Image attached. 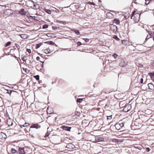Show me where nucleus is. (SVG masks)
<instances>
[{"instance_id":"nucleus-35","label":"nucleus","mask_w":154,"mask_h":154,"mask_svg":"<svg viewBox=\"0 0 154 154\" xmlns=\"http://www.w3.org/2000/svg\"><path fill=\"white\" fill-rule=\"evenodd\" d=\"M152 38V36L151 35H147L146 38L145 40L147 41V39H149L150 38Z\"/></svg>"},{"instance_id":"nucleus-59","label":"nucleus","mask_w":154,"mask_h":154,"mask_svg":"<svg viewBox=\"0 0 154 154\" xmlns=\"http://www.w3.org/2000/svg\"><path fill=\"white\" fill-rule=\"evenodd\" d=\"M27 76H28V75H26V77H27Z\"/></svg>"},{"instance_id":"nucleus-50","label":"nucleus","mask_w":154,"mask_h":154,"mask_svg":"<svg viewBox=\"0 0 154 154\" xmlns=\"http://www.w3.org/2000/svg\"><path fill=\"white\" fill-rule=\"evenodd\" d=\"M151 65L154 67V60H153L151 63Z\"/></svg>"},{"instance_id":"nucleus-52","label":"nucleus","mask_w":154,"mask_h":154,"mask_svg":"<svg viewBox=\"0 0 154 154\" xmlns=\"http://www.w3.org/2000/svg\"><path fill=\"white\" fill-rule=\"evenodd\" d=\"M152 1V0H145V1L146 2V4H146V2L147 1H148L149 2L148 3V4L149 3V2H150V1Z\"/></svg>"},{"instance_id":"nucleus-8","label":"nucleus","mask_w":154,"mask_h":154,"mask_svg":"<svg viewBox=\"0 0 154 154\" xmlns=\"http://www.w3.org/2000/svg\"><path fill=\"white\" fill-rule=\"evenodd\" d=\"M44 61H40V63H38V65L36 66V68L38 70L42 69L43 67Z\"/></svg>"},{"instance_id":"nucleus-42","label":"nucleus","mask_w":154,"mask_h":154,"mask_svg":"<svg viewBox=\"0 0 154 154\" xmlns=\"http://www.w3.org/2000/svg\"><path fill=\"white\" fill-rule=\"evenodd\" d=\"M88 4L90 5H95V3L93 2H88Z\"/></svg>"},{"instance_id":"nucleus-21","label":"nucleus","mask_w":154,"mask_h":154,"mask_svg":"<svg viewBox=\"0 0 154 154\" xmlns=\"http://www.w3.org/2000/svg\"><path fill=\"white\" fill-rule=\"evenodd\" d=\"M133 147L135 148L138 149L139 150H141L142 149L141 146L137 144L134 145Z\"/></svg>"},{"instance_id":"nucleus-43","label":"nucleus","mask_w":154,"mask_h":154,"mask_svg":"<svg viewBox=\"0 0 154 154\" xmlns=\"http://www.w3.org/2000/svg\"><path fill=\"white\" fill-rule=\"evenodd\" d=\"M145 150L147 152H149L150 150V149L149 148L147 147L146 148Z\"/></svg>"},{"instance_id":"nucleus-51","label":"nucleus","mask_w":154,"mask_h":154,"mask_svg":"<svg viewBox=\"0 0 154 154\" xmlns=\"http://www.w3.org/2000/svg\"><path fill=\"white\" fill-rule=\"evenodd\" d=\"M113 38L116 39H117L118 38L117 37V36H116V35H115L113 37Z\"/></svg>"},{"instance_id":"nucleus-24","label":"nucleus","mask_w":154,"mask_h":154,"mask_svg":"<svg viewBox=\"0 0 154 154\" xmlns=\"http://www.w3.org/2000/svg\"><path fill=\"white\" fill-rule=\"evenodd\" d=\"M33 8L35 9H38L39 8V5L38 4H34Z\"/></svg>"},{"instance_id":"nucleus-25","label":"nucleus","mask_w":154,"mask_h":154,"mask_svg":"<svg viewBox=\"0 0 154 154\" xmlns=\"http://www.w3.org/2000/svg\"><path fill=\"white\" fill-rule=\"evenodd\" d=\"M42 45V43H40L38 44H37L35 46L36 49H38Z\"/></svg>"},{"instance_id":"nucleus-44","label":"nucleus","mask_w":154,"mask_h":154,"mask_svg":"<svg viewBox=\"0 0 154 154\" xmlns=\"http://www.w3.org/2000/svg\"><path fill=\"white\" fill-rule=\"evenodd\" d=\"M112 118V115H111L110 116H107V119H111Z\"/></svg>"},{"instance_id":"nucleus-46","label":"nucleus","mask_w":154,"mask_h":154,"mask_svg":"<svg viewBox=\"0 0 154 154\" xmlns=\"http://www.w3.org/2000/svg\"><path fill=\"white\" fill-rule=\"evenodd\" d=\"M77 44L78 46H80L82 45V43L80 42H77Z\"/></svg>"},{"instance_id":"nucleus-23","label":"nucleus","mask_w":154,"mask_h":154,"mask_svg":"<svg viewBox=\"0 0 154 154\" xmlns=\"http://www.w3.org/2000/svg\"><path fill=\"white\" fill-rule=\"evenodd\" d=\"M36 79L38 81V83L39 84H41V85H42L43 84V82L42 81V80H39V78H34Z\"/></svg>"},{"instance_id":"nucleus-53","label":"nucleus","mask_w":154,"mask_h":154,"mask_svg":"<svg viewBox=\"0 0 154 154\" xmlns=\"http://www.w3.org/2000/svg\"><path fill=\"white\" fill-rule=\"evenodd\" d=\"M33 77H39V76L38 75H36V76H33Z\"/></svg>"},{"instance_id":"nucleus-20","label":"nucleus","mask_w":154,"mask_h":154,"mask_svg":"<svg viewBox=\"0 0 154 154\" xmlns=\"http://www.w3.org/2000/svg\"><path fill=\"white\" fill-rule=\"evenodd\" d=\"M22 69L23 70V71L25 72V73H24V74H26L27 73H28L29 72V70L26 68L23 67Z\"/></svg>"},{"instance_id":"nucleus-6","label":"nucleus","mask_w":154,"mask_h":154,"mask_svg":"<svg viewBox=\"0 0 154 154\" xmlns=\"http://www.w3.org/2000/svg\"><path fill=\"white\" fill-rule=\"evenodd\" d=\"M128 63V62L127 61L122 60L120 61L119 65L121 67H124L126 66L127 65Z\"/></svg>"},{"instance_id":"nucleus-39","label":"nucleus","mask_w":154,"mask_h":154,"mask_svg":"<svg viewBox=\"0 0 154 154\" xmlns=\"http://www.w3.org/2000/svg\"><path fill=\"white\" fill-rule=\"evenodd\" d=\"M54 80H55V82L54 81H52V84H53L54 83H56L57 82V78H55L54 79Z\"/></svg>"},{"instance_id":"nucleus-14","label":"nucleus","mask_w":154,"mask_h":154,"mask_svg":"<svg viewBox=\"0 0 154 154\" xmlns=\"http://www.w3.org/2000/svg\"><path fill=\"white\" fill-rule=\"evenodd\" d=\"M5 134L3 132L0 133V139H5L6 138Z\"/></svg>"},{"instance_id":"nucleus-18","label":"nucleus","mask_w":154,"mask_h":154,"mask_svg":"<svg viewBox=\"0 0 154 154\" xmlns=\"http://www.w3.org/2000/svg\"><path fill=\"white\" fill-rule=\"evenodd\" d=\"M106 15L109 18H112L114 17V15L110 13H108Z\"/></svg>"},{"instance_id":"nucleus-56","label":"nucleus","mask_w":154,"mask_h":154,"mask_svg":"<svg viewBox=\"0 0 154 154\" xmlns=\"http://www.w3.org/2000/svg\"><path fill=\"white\" fill-rule=\"evenodd\" d=\"M90 95H91L90 94H88V96L89 97H91V96H90Z\"/></svg>"},{"instance_id":"nucleus-1","label":"nucleus","mask_w":154,"mask_h":154,"mask_svg":"<svg viewBox=\"0 0 154 154\" xmlns=\"http://www.w3.org/2000/svg\"><path fill=\"white\" fill-rule=\"evenodd\" d=\"M136 11L134 10L132 12L131 17V18L133 19L135 23H137L139 21L140 16V14L136 12Z\"/></svg>"},{"instance_id":"nucleus-33","label":"nucleus","mask_w":154,"mask_h":154,"mask_svg":"<svg viewBox=\"0 0 154 154\" xmlns=\"http://www.w3.org/2000/svg\"><path fill=\"white\" fill-rule=\"evenodd\" d=\"M74 32L75 33V34H76L77 35H79V30H73Z\"/></svg>"},{"instance_id":"nucleus-40","label":"nucleus","mask_w":154,"mask_h":154,"mask_svg":"<svg viewBox=\"0 0 154 154\" xmlns=\"http://www.w3.org/2000/svg\"><path fill=\"white\" fill-rule=\"evenodd\" d=\"M49 134V133H48V131L46 134L45 136V137H48Z\"/></svg>"},{"instance_id":"nucleus-16","label":"nucleus","mask_w":154,"mask_h":154,"mask_svg":"<svg viewBox=\"0 0 154 154\" xmlns=\"http://www.w3.org/2000/svg\"><path fill=\"white\" fill-rule=\"evenodd\" d=\"M113 23H115L117 25L119 24L120 23V20L117 18H115L113 20Z\"/></svg>"},{"instance_id":"nucleus-62","label":"nucleus","mask_w":154,"mask_h":154,"mask_svg":"<svg viewBox=\"0 0 154 154\" xmlns=\"http://www.w3.org/2000/svg\"><path fill=\"white\" fill-rule=\"evenodd\" d=\"M153 78L154 79V78Z\"/></svg>"},{"instance_id":"nucleus-61","label":"nucleus","mask_w":154,"mask_h":154,"mask_svg":"<svg viewBox=\"0 0 154 154\" xmlns=\"http://www.w3.org/2000/svg\"><path fill=\"white\" fill-rule=\"evenodd\" d=\"M47 112H48V109L47 110Z\"/></svg>"},{"instance_id":"nucleus-60","label":"nucleus","mask_w":154,"mask_h":154,"mask_svg":"<svg viewBox=\"0 0 154 154\" xmlns=\"http://www.w3.org/2000/svg\"><path fill=\"white\" fill-rule=\"evenodd\" d=\"M134 0V1L135 2V1H136L137 0Z\"/></svg>"},{"instance_id":"nucleus-47","label":"nucleus","mask_w":154,"mask_h":154,"mask_svg":"<svg viewBox=\"0 0 154 154\" xmlns=\"http://www.w3.org/2000/svg\"><path fill=\"white\" fill-rule=\"evenodd\" d=\"M27 51L30 54L31 53V50L30 49H27Z\"/></svg>"},{"instance_id":"nucleus-12","label":"nucleus","mask_w":154,"mask_h":154,"mask_svg":"<svg viewBox=\"0 0 154 154\" xmlns=\"http://www.w3.org/2000/svg\"><path fill=\"white\" fill-rule=\"evenodd\" d=\"M13 120L11 119H10L9 117V119H7V124L8 126H11L13 125Z\"/></svg>"},{"instance_id":"nucleus-2","label":"nucleus","mask_w":154,"mask_h":154,"mask_svg":"<svg viewBox=\"0 0 154 154\" xmlns=\"http://www.w3.org/2000/svg\"><path fill=\"white\" fill-rule=\"evenodd\" d=\"M125 123L122 122V121H120L119 122L116 123L115 126L116 128L118 130H123L125 129L124 127Z\"/></svg>"},{"instance_id":"nucleus-19","label":"nucleus","mask_w":154,"mask_h":154,"mask_svg":"<svg viewBox=\"0 0 154 154\" xmlns=\"http://www.w3.org/2000/svg\"><path fill=\"white\" fill-rule=\"evenodd\" d=\"M148 85L149 87V88L151 90H154V86L151 83H149L148 84Z\"/></svg>"},{"instance_id":"nucleus-31","label":"nucleus","mask_w":154,"mask_h":154,"mask_svg":"<svg viewBox=\"0 0 154 154\" xmlns=\"http://www.w3.org/2000/svg\"><path fill=\"white\" fill-rule=\"evenodd\" d=\"M11 152L13 153H15L17 152V151L14 149H11Z\"/></svg>"},{"instance_id":"nucleus-26","label":"nucleus","mask_w":154,"mask_h":154,"mask_svg":"<svg viewBox=\"0 0 154 154\" xmlns=\"http://www.w3.org/2000/svg\"><path fill=\"white\" fill-rule=\"evenodd\" d=\"M148 75L150 77H154V71L149 73Z\"/></svg>"},{"instance_id":"nucleus-10","label":"nucleus","mask_w":154,"mask_h":154,"mask_svg":"<svg viewBox=\"0 0 154 154\" xmlns=\"http://www.w3.org/2000/svg\"><path fill=\"white\" fill-rule=\"evenodd\" d=\"M60 128L64 130H65L66 131H70L72 127L63 125Z\"/></svg>"},{"instance_id":"nucleus-15","label":"nucleus","mask_w":154,"mask_h":154,"mask_svg":"<svg viewBox=\"0 0 154 154\" xmlns=\"http://www.w3.org/2000/svg\"><path fill=\"white\" fill-rule=\"evenodd\" d=\"M19 12L20 14H21L22 15H26V12L23 9H20L19 11Z\"/></svg>"},{"instance_id":"nucleus-9","label":"nucleus","mask_w":154,"mask_h":154,"mask_svg":"<svg viewBox=\"0 0 154 154\" xmlns=\"http://www.w3.org/2000/svg\"><path fill=\"white\" fill-rule=\"evenodd\" d=\"M8 92L6 93H7L8 94L10 95L12 94V95H18V93L17 92L13 90H10V91H9L8 89L6 90Z\"/></svg>"},{"instance_id":"nucleus-11","label":"nucleus","mask_w":154,"mask_h":154,"mask_svg":"<svg viewBox=\"0 0 154 154\" xmlns=\"http://www.w3.org/2000/svg\"><path fill=\"white\" fill-rule=\"evenodd\" d=\"M66 147L67 149H72L75 148V145L72 144V143H68L66 144Z\"/></svg>"},{"instance_id":"nucleus-5","label":"nucleus","mask_w":154,"mask_h":154,"mask_svg":"<svg viewBox=\"0 0 154 154\" xmlns=\"http://www.w3.org/2000/svg\"><path fill=\"white\" fill-rule=\"evenodd\" d=\"M131 108V106L130 104H126L124 106L123 110L125 112L129 111Z\"/></svg>"},{"instance_id":"nucleus-54","label":"nucleus","mask_w":154,"mask_h":154,"mask_svg":"<svg viewBox=\"0 0 154 154\" xmlns=\"http://www.w3.org/2000/svg\"><path fill=\"white\" fill-rule=\"evenodd\" d=\"M23 125H24V124L23 125H20V126L21 128H22L23 127Z\"/></svg>"},{"instance_id":"nucleus-58","label":"nucleus","mask_w":154,"mask_h":154,"mask_svg":"<svg viewBox=\"0 0 154 154\" xmlns=\"http://www.w3.org/2000/svg\"><path fill=\"white\" fill-rule=\"evenodd\" d=\"M30 17H32V16H30Z\"/></svg>"},{"instance_id":"nucleus-17","label":"nucleus","mask_w":154,"mask_h":154,"mask_svg":"<svg viewBox=\"0 0 154 154\" xmlns=\"http://www.w3.org/2000/svg\"><path fill=\"white\" fill-rule=\"evenodd\" d=\"M10 10L9 9H7L4 12V16H5L6 15H9L11 13L10 12Z\"/></svg>"},{"instance_id":"nucleus-28","label":"nucleus","mask_w":154,"mask_h":154,"mask_svg":"<svg viewBox=\"0 0 154 154\" xmlns=\"http://www.w3.org/2000/svg\"><path fill=\"white\" fill-rule=\"evenodd\" d=\"M21 59L22 60L24 61V62H26V61L27 60V58L26 56H24Z\"/></svg>"},{"instance_id":"nucleus-7","label":"nucleus","mask_w":154,"mask_h":154,"mask_svg":"<svg viewBox=\"0 0 154 154\" xmlns=\"http://www.w3.org/2000/svg\"><path fill=\"white\" fill-rule=\"evenodd\" d=\"M105 138L103 137L97 136L95 137V141L96 142L104 141Z\"/></svg>"},{"instance_id":"nucleus-13","label":"nucleus","mask_w":154,"mask_h":154,"mask_svg":"<svg viewBox=\"0 0 154 154\" xmlns=\"http://www.w3.org/2000/svg\"><path fill=\"white\" fill-rule=\"evenodd\" d=\"M40 128L41 126L37 123L32 124L30 126V128H36L37 129Z\"/></svg>"},{"instance_id":"nucleus-3","label":"nucleus","mask_w":154,"mask_h":154,"mask_svg":"<svg viewBox=\"0 0 154 154\" xmlns=\"http://www.w3.org/2000/svg\"><path fill=\"white\" fill-rule=\"evenodd\" d=\"M43 51L46 54H50L54 51V47L51 46L46 49L43 50Z\"/></svg>"},{"instance_id":"nucleus-49","label":"nucleus","mask_w":154,"mask_h":154,"mask_svg":"<svg viewBox=\"0 0 154 154\" xmlns=\"http://www.w3.org/2000/svg\"><path fill=\"white\" fill-rule=\"evenodd\" d=\"M143 78H142L140 80V83H143Z\"/></svg>"},{"instance_id":"nucleus-41","label":"nucleus","mask_w":154,"mask_h":154,"mask_svg":"<svg viewBox=\"0 0 154 154\" xmlns=\"http://www.w3.org/2000/svg\"><path fill=\"white\" fill-rule=\"evenodd\" d=\"M112 56H113V57L115 58H116L118 56V55L116 53H114V54H113Z\"/></svg>"},{"instance_id":"nucleus-55","label":"nucleus","mask_w":154,"mask_h":154,"mask_svg":"<svg viewBox=\"0 0 154 154\" xmlns=\"http://www.w3.org/2000/svg\"><path fill=\"white\" fill-rule=\"evenodd\" d=\"M119 143H121V142H122V140H119Z\"/></svg>"},{"instance_id":"nucleus-37","label":"nucleus","mask_w":154,"mask_h":154,"mask_svg":"<svg viewBox=\"0 0 154 154\" xmlns=\"http://www.w3.org/2000/svg\"><path fill=\"white\" fill-rule=\"evenodd\" d=\"M29 124L28 123H25L24 124V125H23V127H28L29 126Z\"/></svg>"},{"instance_id":"nucleus-4","label":"nucleus","mask_w":154,"mask_h":154,"mask_svg":"<svg viewBox=\"0 0 154 154\" xmlns=\"http://www.w3.org/2000/svg\"><path fill=\"white\" fill-rule=\"evenodd\" d=\"M28 148L26 147H19L18 148V153L19 154H28L27 150Z\"/></svg>"},{"instance_id":"nucleus-29","label":"nucleus","mask_w":154,"mask_h":154,"mask_svg":"<svg viewBox=\"0 0 154 154\" xmlns=\"http://www.w3.org/2000/svg\"><path fill=\"white\" fill-rule=\"evenodd\" d=\"M83 100L82 98H78L77 99V103H81Z\"/></svg>"},{"instance_id":"nucleus-48","label":"nucleus","mask_w":154,"mask_h":154,"mask_svg":"<svg viewBox=\"0 0 154 154\" xmlns=\"http://www.w3.org/2000/svg\"><path fill=\"white\" fill-rule=\"evenodd\" d=\"M36 59L37 60H39L40 62V58L39 57H37L36 58Z\"/></svg>"},{"instance_id":"nucleus-32","label":"nucleus","mask_w":154,"mask_h":154,"mask_svg":"<svg viewBox=\"0 0 154 154\" xmlns=\"http://www.w3.org/2000/svg\"><path fill=\"white\" fill-rule=\"evenodd\" d=\"M11 44V42H7L5 45V47H7L10 45Z\"/></svg>"},{"instance_id":"nucleus-57","label":"nucleus","mask_w":154,"mask_h":154,"mask_svg":"<svg viewBox=\"0 0 154 154\" xmlns=\"http://www.w3.org/2000/svg\"><path fill=\"white\" fill-rule=\"evenodd\" d=\"M99 2H101V0H98Z\"/></svg>"},{"instance_id":"nucleus-22","label":"nucleus","mask_w":154,"mask_h":154,"mask_svg":"<svg viewBox=\"0 0 154 154\" xmlns=\"http://www.w3.org/2000/svg\"><path fill=\"white\" fill-rule=\"evenodd\" d=\"M122 43L124 45H128L129 42L127 40H123L122 41Z\"/></svg>"},{"instance_id":"nucleus-30","label":"nucleus","mask_w":154,"mask_h":154,"mask_svg":"<svg viewBox=\"0 0 154 154\" xmlns=\"http://www.w3.org/2000/svg\"><path fill=\"white\" fill-rule=\"evenodd\" d=\"M45 11L48 13L49 14H51V11L49 9H45Z\"/></svg>"},{"instance_id":"nucleus-38","label":"nucleus","mask_w":154,"mask_h":154,"mask_svg":"<svg viewBox=\"0 0 154 154\" xmlns=\"http://www.w3.org/2000/svg\"><path fill=\"white\" fill-rule=\"evenodd\" d=\"M75 115L77 116H79L80 115V112H76L75 113Z\"/></svg>"},{"instance_id":"nucleus-45","label":"nucleus","mask_w":154,"mask_h":154,"mask_svg":"<svg viewBox=\"0 0 154 154\" xmlns=\"http://www.w3.org/2000/svg\"><path fill=\"white\" fill-rule=\"evenodd\" d=\"M83 39L86 42H88L89 41V40L88 38H83Z\"/></svg>"},{"instance_id":"nucleus-34","label":"nucleus","mask_w":154,"mask_h":154,"mask_svg":"<svg viewBox=\"0 0 154 154\" xmlns=\"http://www.w3.org/2000/svg\"><path fill=\"white\" fill-rule=\"evenodd\" d=\"M112 142H115L116 143H119V140L118 139H113L112 140Z\"/></svg>"},{"instance_id":"nucleus-36","label":"nucleus","mask_w":154,"mask_h":154,"mask_svg":"<svg viewBox=\"0 0 154 154\" xmlns=\"http://www.w3.org/2000/svg\"><path fill=\"white\" fill-rule=\"evenodd\" d=\"M48 25L47 24H45L43 26L42 28L43 29L47 28L48 27Z\"/></svg>"},{"instance_id":"nucleus-27","label":"nucleus","mask_w":154,"mask_h":154,"mask_svg":"<svg viewBox=\"0 0 154 154\" xmlns=\"http://www.w3.org/2000/svg\"><path fill=\"white\" fill-rule=\"evenodd\" d=\"M21 36L22 38L23 39H25L27 38V35L26 34H22Z\"/></svg>"}]
</instances>
